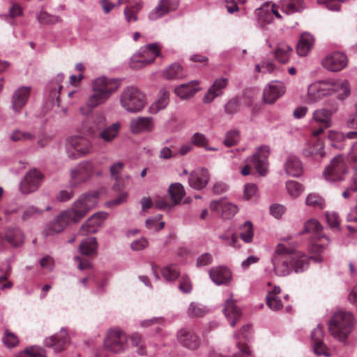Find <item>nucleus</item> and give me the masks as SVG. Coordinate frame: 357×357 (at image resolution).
Masks as SVG:
<instances>
[{
  "instance_id": "obj_1",
  "label": "nucleus",
  "mask_w": 357,
  "mask_h": 357,
  "mask_svg": "<svg viewBox=\"0 0 357 357\" xmlns=\"http://www.w3.org/2000/svg\"><path fill=\"white\" fill-rule=\"evenodd\" d=\"M296 246V243L291 247L284 243L278 245L271 259L275 275L284 277L292 272L302 273L307 269L310 259H313L317 263L323 261V257L320 255L307 257L302 252L295 251Z\"/></svg>"
},
{
  "instance_id": "obj_2",
  "label": "nucleus",
  "mask_w": 357,
  "mask_h": 357,
  "mask_svg": "<svg viewBox=\"0 0 357 357\" xmlns=\"http://www.w3.org/2000/svg\"><path fill=\"white\" fill-rule=\"evenodd\" d=\"M337 93L339 99H344L350 93L347 81L326 80L310 84L307 89L306 101L315 102L325 96Z\"/></svg>"
},
{
  "instance_id": "obj_3",
  "label": "nucleus",
  "mask_w": 357,
  "mask_h": 357,
  "mask_svg": "<svg viewBox=\"0 0 357 357\" xmlns=\"http://www.w3.org/2000/svg\"><path fill=\"white\" fill-rule=\"evenodd\" d=\"M120 85V79L105 76L97 77L92 83L93 93L89 96L86 102V106L93 109L104 104L117 91Z\"/></svg>"
},
{
  "instance_id": "obj_4",
  "label": "nucleus",
  "mask_w": 357,
  "mask_h": 357,
  "mask_svg": "<svg viewBox=\"0 0 357 357\" xmlns=\"http://www.w3.org/2000/svg\"><path fill=\"white\" fill-rule=\"evenodd\" d=\"M354 326V317L349 312H335L328 323L331 335L340 342H344L351 334Z\"/></svg>"
},
{
  "instance_id": "obj_5",
  "label": "nucleus",
  "mask_w": 357,
  "mask_h": 357,
  "mask_svg": "<svg viewBox=\"0 0 357 357\" xmlns=\"http://www.w3.org/2000/svg\"><path fill=\"white\" fill-rule=\"evenodd\" d=\"M145 104V95L137 87L128 86L121 93L120 105L127 112H139L144 107Z\"/></svg>"
},
{
  "instance_id": "obj_6",
  "label": "nucleus",
  "mask_w": 357,
  "mask_h": 357,
  "mask_svg": "<svg viewBox=\"0 0 357 357\" xmlns=\"http://www.w3.org/2000/svg\"><path fill=\"white\" fill-rule=\"evenodd\" d=\"M160 51L161 47L158 43H149L141 47L130 58V67L137 70L151 64L160 56Z\"/></svg>"
},
{
  "instance_id": "obj_7",
  "label": "nucleus",
  "mask_w": 357,
  "mask_h": 357,
  "mask_svg": "<svg viewBox=\"0 0 357 357\" xmlns=\"http://www.w3.org/2000/svg\"><path fill=\"white\" fill-rule=\"evenodd\" d=\"M322 230L323 227L319 221L316 219H310L305 222L304 229L300 233V234H312L314 238V241L310 248L312 252H322L329 244V238L323 233Z\"/></svg>"
},
{
  "instance_id": "obj_8",
  "label": "nucleus",
  "mask_w": 357,
  "mask_h": 357,
  "mask_svg": "<svg viewBox=\"0 0 357 357\" xmlns=\"http://www.w3.org/2000/svg\"><path fill=\"white\" fill-rule=\"evenodd\" d=\"M349 174V167L342 155L335 156L323 172L324 179L328 183H337L344 180Z\"/></svg>"
},
{
  "instance_id": "obj_9",
  "label": "nucleus",
  "mask_w": 357,
  "mask_h": 357,
  "mask_svg": "<svg viewBox=\"0 0 357 357\" xmlns=\"http://www.w3.org/2000/svg\"><path fill=\"white\" fill-rule=\"evenodd\" d=\"M97 204V196L91 194H86L77 199L73 204L70 212L72 221H79L86 214L91 210Z\"/></svg>"
},
{
  "instance_id": "obj_10",
  "label": "nucleus",
  "mask_w": 357,
  "mask_h": 357,
  "mask_svg": "<svg viewBox=\"0 0 357 357\" xmlns=\"http://www.w3.org/2000/svg\"><path fill=\"white\" fill-rule=\"evenodd\" d=\"M66 149L69 158L76 159L91 153L92 146L84 138L75 136L68 139Z\"/></svg>"
},
{
  "instance_id": "obj_11",
  "label": "nucleus",
  "mask_w": 357,
  "mask_h": 357,
  "mask_svg": "<svg viewBox=\"0 0 357 357\" xmlns=\"http://www.w3.org/2000/svg\"><path fill=\"white\" fill-rule=\"evenodd\" d=\"M95 174V165L90 161L79 162L70 170V185L75 187L89 181Z\"/></svg>"
},
{
  "instance_id": "obj_12",
  "label": "nucleus",
  "mask_w": 357,
  "mask_h": 357,
  "mask_svg": "<svg viewBox=\"0 0 357 357\" xmlns=\"http://www.w3.org/2000/svg\"><path fill=\"white\" fill-rule=\"evenodd\" d=\"M128 337L126 333L119 329L110 330L105 340L107 350L115 354L123 352L128 348Z\"/></svg>"
},
{
  "instance_id": "obj_13",
  "label": "nucleus",
  "mask_w": 357,
  "mask_h": 357,
  "mask_svg": "<svg viewBox=\"0 0 357 357\" xmlns=\"http://www.w3.org/2000/svg\"><path fill=\"white\" fill-rule=\"evenodd\" d=\"M24 242V236L22 231L18 227L7 228L3 235L0 234V252L7 249V243L13 248H19Z\"/></svg>"
},
{
  "instance_id": "obj_14",
  "label": "nucleus",
  "mask_w": 357,
  "mask_h": 357,
  "mask_svg": "<svg viewBox=\"0 0 357 357\" xmlns=\"http://www.w3.org/2000/svg\"><path fill=\"white\" fill-rule=\"evenodd\" d=\"M71 220L70 212L63 211L45 225L43 234L48 236L61 233Z\"/></svg>"
},
{
  "instance_id": "obj_15",
  "label": "nucleus",
  "mask_w": 357,
  "mask_h": 357,
  "mask_svg": "<svg viewBox=\"0 0 357 357\" xmlns=\"http://www.w3.org/2000/svg\"><path fill=\"white\" fill-rule=\"evenodd\" d=\"M43 174L38 169L29 171L21 181L20 190L22 193L27 195L36 191L43 181Z\"/></svg>"
},
{
  "instance_id": "obj_16",
  "label": "nucleus",
  "mask_w": 357,
  "mask_h": 357,
  "mask_svg": "<svg viewBox=\"0 0 357 357\" xmlns=\"http://www.w3.org/2000/svg\"><path fill=\"white\" fill-rule=\"evenodd\" d=\"M347 63L348 59L347 56L340 52H334L327 55L321 61L323 67L332 72L342 70L347 66Z\"/></svg>"
},
{
  "instance_id": "obj_17",
  "label": "nucleus",
  "mask_w": 357,
  "mask_h": 357,
  "mask_svg": "<svg viewBox=\"0 0 357 357\" xmlns=\"http://www.w3.org/2000/svg\"><path fill=\"white\" fill-rule=\"evenodd\" d=\"M268 147L266 146H263L258 148L252 156L251 162H252L257 172L262 176H266L268 172Z\"/></svg>"
},
{
  "instance_id": "obj_18",
  "label": "nucleus",
  "mask_w": 357,
  "mask_h": 357,
  "mask_svg": "<svg viewBox=\"0 0 357 357\" xmlns=\"http://www.w3.org/2000/svg\"><path fill=\"white\" fill-rule=\"evenodd\" d=\"M69 343L70 337L65 328H61L59 333L44 340L45 346L52 348L56 353L64 350Z\"/></svg>"
},
{
  "instance_id": "obj_19",
  "label": "nucleus",
  "mask_w": 357,
  "mask_h": 357,
  "mask_svg": "<svg viewBox=\"0 0 357 357\" xmlns=\"http://www.w3.org/2000/svg\"><path fill=\"white\" fill-rule=\"evenodd\" d=\"M285 92L284 84L280 81L271 82L264 90L263 100L265 102L272 104Z\"/></svg>"
},
{
  "instance_id": "obj_20",
  "label": "nucleus",
  "mask_w": 357,
  "mask_h": 357,
  "mask_svg": "<svg viewBox=\"0 0 357 357\" xmlns=\"http://www.w3.org/2000/svg\"><path fill=\"white\" fill-rule=\"evenodd\" d=\"M155 127L153 119L151 116H138L131 119L130 130L133 134L151 132Z\"/></svg>"
},
{
  "instance_id": "obj_21",
  "label": "nucleus",
  "mask_w": 357,
  "mask_h": 357,
  "mask_svg": "<svg viewBox=\"0 0 357 357\" xmlns=\"http://www.w3.org/2000/svg\"><path fill=\"white\" fill-rule=\"evenodd\" d=\"M107 213L100 212L93 214L80 227L78 234L86 236L96 232L98 227L100 226L107 218Z\"/></svg>"
},
{
  "instance_id": "obj_22",
  "label": "nucleus",
  "mask_w": 357,
  "mask_h": 357,
  "mask_svg": "<svg viewBox=\"0 0 357 357\" xmlns=\"http://www.w3.org/2000/svg\"><path fill=\"white\" fill-rule=\"evenodd\" d=\"M30 93L29 86H21L13 92L11 97V108L15 112H21L29 98Z\"/></svg>"
},
{
  "instance_id": "obj_23",
  "label": "nucleus",
  "mask_w": 357,
  "mask_h": 357,
  "mask_svg": "<svg viewBox=\"0 0 357 357\" xmlns=\"http://www.w3.org/2000/svg\"><path fill=\"white\" fill-rule=\"evenodd\" d=\"M210 180L208 171L204 168H200L192 171L189 176L188 183L195 190L204 188Z\"/></svg>"
},
{
  "instance_id": "obj_24",
  "label": "nucleus",
  "mask_w": 357,
  "mask_h": 357,
  "mask_svg": "<svg viewBox=\"0 0 357 357\" xmlns=\"http://www.w3.org/2000/svg\"><path fill=\"white\" fill-rule=\"evenodd\" d=\"M179 2L180 0H160L158 5L149 14V19L155 20L169 12L176 10L179 6Z\"/></svg>"
},
{
  "instance_id": "obj_25",
  "label": "nucleus",
  "mask_w": 357,
  "mask_h": 357,
  "mask_svg": "<svg viewBox=\"0 0 357 357\" xmlns=\"http://www.w3.org/2000/svg\"><path fill=\"white\" fill-rule=\"evenodd\" d=\"M211 280L217 285H227L232 280V273L226 266H217L209 271Z\"/></svg>"
},
{
  "instance_id": "obj_26",
  "label": "nucleus",
  "mask_w": 357,
  "mask_h": 357,
  "mask_svg": "<svg viewBox=\"0 0 357 357\" xmlns=\"http://www.w3.org/2000/svg\"><path fill=\"white\" fill-rule=\"evenodd\" d=\"M199 81L193 80L180 84L175 87L174 93L181 100H188L201 90V88L199 87Z\"/></svg>"
},
{
  "instance_id": "obj_27",
  "label": "nucleus",
  "mask_w": 357,
  "mask_h": 357,
  "mask_svg": "<svg viewBox=\"0 0 357 357\" xmlns=\"http://www.w3.org/2000/svg\"><path fill=\"white\" fill-rule=\"evenodd\" d=\"M178 342L185 347L196 349L199 346V339L192 331L187 329H181L177 334Z\"/></svg>"
},
{
  "instance_id": "obj_28",
  "label": "nucleus",
  "mask_w": 357,
  "mask_h": 357,
  "mask_svg": "<svg viewBox=\"0 0 357 357\" xmlns=\"http://www.w3.org/2000/svg\"><path fill=\"white\" fill-rule=\"evenodd\" d=\"M120 128L121 123L115 122L107 127H104L94 137L102 139L104 142L111 143L118 136Z\"/></svg>"
},
{
  "instance_id": "obj_29",
  "label": "nucleus",
  "mask_w": 357,
  "mask_h": 357,
  "mask_svg": "<svg viewBox=\"0 0 357 357\" xmlns=\"http://www.w3.org/2000/svg\"><path fill=\"white\" fill-rule=\"evenodd\" d=\"M223 312L232 327L235 326L236 322L241 316V309L236 305L234 301L231 299L226 301Z\"/></svg>"
},
{
  "instance_id": "obj_30",
  "label": "nucleus",
  "mask_w": 357,
  "mask_h": 357,
  "mask_svg": "<svg viewBox=\"0 0 357 357\" xmlns=\"http://www.w3.org/2000/svg\"><path fill=\"white\" fill-rule=\"evenodd\" d=\"M169 102V92L163 88L159 91L158 98L149 107V112L152 114H156L160 111L165 109Z\"/></svg>"
},
{
  "instance_id": "obj_31",
  "label": "nucleus",
  "mask_w": 357,
  "mask_h": 357,
  "mask_svg": "<svg viewBox=\"0 0 357 357\" xmlns=\"http://www.w3.org/2000/svg\"><path fill=\"white\" fill-rule=\"evenodd\" d=\"M314 43L313 36L309 33H303L301 35L300 39L296 45V52L300 56H306Z\"/></svg>"
},
{
  "instance_id": "obj_32",
  "label": "nucleus",
  "mask_w": 357,
  "mask_h": 357,
  "mask_svg": "<svg viewBox=\"0 0 357 357\" xmlns=\"http://www.w3.org/2000/svg\"><path fill=\"white\" fill-rule=\"evenodd\" d=\"M286 173L291 176L298 177L303 173V166L301 160L296 156H289L284 164Z\"/></svg>"
},
{
  "instance_id": "obj_33",
  "label": "nucleus",
  "mask_w": 357,
  "mask_h": 357,
  "mask_svg": "<svg viewBox=\"0 0 357 357\" xmlns=\"http://www.w3.org/2000/svg\"><path fill=\"white\" fill-rule=\"evenodd\" d=\"M293 53V48L285 42L278 43L274 54L276 60L282 63H287Z\"/></svg>"
},
{
  "instance_id": "obj_34",
  "label": "nucleus",
  "mask_w": 357,
  "mask_h": 357,
  "mask_svg": "<svg viewBox=\"0 0 357 357\" xmlns=\"http://www.w3.org/2000/svg\"><path fill=\"white\" fill-rule=\"evenodd\" d=\"M167 79H181L185 77L182 66L178 63L169 65L162 73Z\"/></svg>"
},
{
  "instance_id": "obj_35",
  "label": "nucleus",
  "mask_w": 357,
  "mask_h": 357,
  "mask_svg": "<svg viewBox=\"0 0 357 357\" xmlns=\"http://www.w3.org/2000/svg\"><path fill=\"white\" fill-rule=\"evenodd\" d=\"M98 243L95 237H89L82 241L79 246L81 254L90 256L96 253Z\"/></svg>"
},
{
  "instance_id": "obj_36",
  "label": "nucleus",
  "mask_w": 357,
  "mask_h": 357,
  "mask_svg": "<svg viewBox=\"0 0 357 357\" xmlns=\"http://www.w3.org/2000/svg\"><path fill=\"white\" fill-rule=\"evenodd\" d=\"M168 192L173 202V205L180 204L185 195V189L180 183H172L169 187Z\"/></svg>"
},
{
  "instance_id": "obj_37",
  "label": "nucleus",
  "mask_w": 357,
  "mask_h": 357,
  "mask_svg": "<svg viewBox=\"0 0 357 357\" xmlns=\"http://www.w3.org/2000/svg\"><path fill=\"white\" fill-rule=\"evenodd\" d=\"M331 115L332 113L328 109H317L313 113L312 120L325 128H328L331 125Z\"/></svg>"
},
{
  "instance_id": "obj_38",
  "label": "nucleus",
  "mask_w": 357,
  "mask_h": 357,
  "mask_svg": "<svg viewBox=\"0 0 357 357\" xmlns=\"http://www.w3.org/2000/svg\"><path fill=\"white\" fill-rule=\"evenodd\" d=\"M282 10L287 15L300 12L304 8L303 0H281Z\"/></svg>"
},
{
  "instance_id": "obj_39",
  "label": "nucleus",
  "mask_w": 357,
  "mask_h": 357,
  "mask_svg": "<svg viewBox=\"0 0 357 357\" xmlns=\"http://www.w3.org/2000/svg\"><path fill=\"white\" fill-rule=\"evenodd\" d=\"M303 154L306 157H313L316 160L321 159L325 155L324 146L318 141L314 142L312 145L309 144L308 148L303 150Z\"/></svg>"
},
{
  "instance_id": "obj_40",
  "label": "nucleus",
  "mask_w": 357,
  "mask_h": 357,
  "mask_svg": "<svg viewBox=\"0 0 357 357\" xmlns=\"http://www.w3.org/2000/svg\"><path fill=\"white\" fill-rule=\"evenodd\" d=\"M239 237L246 243H250L253 240L254 229L252 223L248 220L239 226Z\"/></svg>"
},
{
  "instance_id": "obj_41",
  "label": "nucleus",
  "mask_w": 357,
  "mask_h": 357,
  "mask_svg": "<svg viewBox=\"0 0 357 357\" xmlns=\"http://www.w3.org/2000/svg\"><path fill=\"white\" fill-rule=\"evenodd\" d=\"M36 18L38 22L43 25H52L62 21L59 16L49 14L46 11H40L37 14Z\"/></svg>"
},
{
  "instance_id": "obj_42",
  "label": "nucleus",
  "mask_w": 357,
  "mask_h": 357,
  "mask_svg": "<svg viewBox=\"0 0 357 357\" xmlns=\"http://www.w3.org/2000/svg\"><path fill=\"white\" fill-rule=\"evenodd\" d=\"M257 17L258 21L261 25L270 24L273 20L272 12L270 10L268 5L264 6L257 10Z\"/></svg>"
},
{
  "instance_id": "obj_43",
  "label": "nucleus",
  "mask_w": 357,
  "mask_h": 357,
  "mask_svg": "<svg viewBox=\"0 0 357 357\" xmlns=\"http://www.w3.org/2000/svg\"><path fill=\"white\" fill-rule=\"evenodd\" d=\"M106 126V119L102 114H98L94 118L91 126L89 128V134L91 137H95L96 134Z\"/></svg>"
},
{
  "instance_id": "obj_44",
  "label": "nucleus",
  "mask_w": 357,
  "mask_h": 357,
  "mask_svg": "<svg viewBox=\"0 0 357 357\" xmlns=\"http://www.w3.org/2000/svg\"><path fill=\"white\" fill-rule=\"evenodd\" d=\"M35 135L30 132L15 130L10 135V139L13 142H26L32 141L35 139Z\"/></svg>"
},
{
  "instance_id": "obj_45",
  "label": "nucleus",
  "mask_w": 357,
  "mask_h": 357,
  "mask_svg": "<svg viewBox=\"0 0 357 357\" xmlns=\"http://www.w3.org/2000/svg\"><path fill=\"white\" fill-rule=\"evenodd\" d=\"M286 189L292 198L298 197L303 192V186L297 181H288L286 182Z\"/></svg>"
},
{
  "instance_id": "obj_46",
  "label": "nucleus",
  "mask_w": 357,
  "mask_h": 357,
  "mask_svg": "<svg viewBox=\"0 0 357 357\" xmlns=\"http://www.w3.org/2000/svg\"><path fill=\"white\" fill-rule=\"evenodd\" d=\"M207 312L206 307L202 304L192 302L188 310V314L190 317H199L204 316Z\"/></svg>"
},
{
  "instance_id": "obj_47",
  "label": "nucleus",
  "mask_w": 357,
  "mask_h": 357,
  "mask_svg": "<svg viewBox=\"0 0 357 357\" xmlns=\"http://www.w3.org/2000/svg\"><path fill=\"white\" fill-rule=\"evenodd\" d=\"M130 341L132 345L137 348V352L139 355L142 356L146 354L144 342L142 335L138 333H133L130 335Z\"/></svg>"
},
{
  "instance_id": "obj_48",
  "label": "nucleus",
  "mask_w": 357,
  "mask_h": 357,
  "mask_svg": "<svg viewBox=\"0 0 357 357\" xmlns=\"http://www.w3.org/2000/svg\"><path fill=\"white\" fill-rule=\"evenodd\" d=\"M238 212V207L230 202H224L221 204V216L225 219L231 218Z\"/></svg>"
},
{
  "instance_id": "obj_49",
  "label": "nucleus",
  "mask_w": 357,
  "mask_h": 357,
  "mask_svg": "<svg viewBox=\"0 0 357 357\" xmlns=\"http://www.w3.org/2000/svg\"><path fill=\"white\" fill-rule=\"evenodd\" d=\"M266 303L268 307L273 311H278L283 307V304L280 297L273 294H267L266 296Z\"/></svg>"
},
{
  "instance_id": "obj_50",
  "label": "nucleus",
  "mask_w": 357,
  "mask_h": 357,
  "mask_svg": "<svg viewBox=\"0 0 357 357\" xmlns=\"http://www.w3.org/2000/svg\"><path fill=\"white\" fill-rule=\"evenodd\" d=\"M305 203L307 206L322 209L325 206L324 199L319 195L312 193L306 197Z\"/></svg>"
},
{
  "instance_id": "obj_51",
  "label": "nucleus",
  "mask_w": 357,
  "mask_h": 357,
  "mask_svg": "<svg viewBox=\"0 0 357 357\" xmlns=\"http://www.w3.org/2000/svg\"><path fill=\"white\" fill-rule=\"evenodd\" d=\"M161 273L167 281H173L179 275V271L176 266H167L164 267Z\"/></svg>"
},
{
  "instance_id": "obj_52",
  "label": "nucleus",
  "mask_w": 357,
  "mask_h": 357,
  "mask_svg": "<svg viewBox=\"0 0 357 357\" xmlns=\"http://www.w3.org/2000/svg\"><path fill=\"white\" fill-rule=\"evenodd\" d=\"M43 213V210L40 209L33 205H30L23 211L22 214V219L23 220H27L31 218H36L38 216L42 215Z\"/></svg>"
},
{
  "instance_id": "obj_53",
  "label": "nucleus",
  "mask_w": 357,
  "mask_h": 357,
  "mask_svg": "<svg viewBox=\"0 0 357 357\" xmlns=\"http://www.w3.org/2000/svg\"><path fill=\"white\" fill-rule=\"evenodd\" d=\"M190 143L192 146L205 148L206 144H208V139L206 135L201 132H195L190 137Z\"/></svg>"
},
{
  "instance_id": "obj_54",
  "label": "nucleus",
  "mask_w": 357,
  "mask_h": 357,
  "mask_svg": "<svg viewBox=\"0 0 357 357\" xmlns=\"http://www.w3.org/2000/svg\"><path fill=\"white\" fill-rule=\"evenodd\" d=\"M239 141V132L237 130H231L228 131L225 135V138L223 141L224 144L230 147L236 145Z\"/></svg>"
},
{
  "instance_id": "obj_55",
  "label": "nucleus",
  "mask_w": 357,
  "mask_h": 357,
  "mask_svg": "<svg viewBox=\"0 0 357 357\" xmlns=\"http://www.w3.org/2000/svg\"><path fill=\"white\" fill-rule=\"evenodd\" d=\"M3 344L8 348L15 347L18 344V338L13 333L6 330L2 338Z\"/></svg>"
},
{
  "instance_id": "obj_56",
  "label": "nucleus",
  "mask_w": 357,
  "mask_h": 357,
  "mask_svg": "<svg viewBox=\"0 0 357 357\" xmlns=\"http://www.w3.org/2000/svg\"><path fill=\"white\" fill-rule=\"evenodd\" d=\"M24 355H29L31 357H46L45 351L40 347L32 346L25 349L24 353L20 354V357Z\"/></svg>"
},
{
  "instance_id": "obj_57",
  "label": "nucleus",
  "mask_w": 357,
  "mask_h": 357,
  "mask_svg": "<svg viewBox=\"0 0 357 357\" xmlns=\"http://www.w3.org/2000/svg\"><path fill=\"white\" fill-rule=\"evenodd\" d=\"M311 338L313 345L324 342V331L322 325L321 324H319L312 331Z\"/></svg>"
},
{
  "instance_id": "obj_58",
  "label": "nucleus",
  "mask_w": 357,
  "mask_h": 357,
  "mask_svg": "<svg viewBox=\"0 0 357 357\" xmlns=\"http://www.w3.org/2000/svg\"><path fill=\"white\" fill-rule=\"evenodd\" d=\"M239 110V100L238 98H233L225 105V112L227 114H234Z\"/></svg>"
},
{
  "instance_id": "obj_59",
  "label": "nucleus",
  "mask_w": 357,
  "mask_h": 357,
  "mask_svg": "<svg viewBox=\"0 0 357 357\" xmlns=\"http://www.w3.org/2000/svg\"><path fill=\"white\" fill-rule=\"evenodd\" d=\"M344 0H317L319 5H324L329 10L339 11L341 8L340 2Z\"/></svg>"
},
{
  "instance_id": "obj_60",
  "label": "nucleus",
  "mask_w": 357,
  "mask_h": 357,
  "mask_svg": "<svg viewBox=\"0 0 357 357\" xmlns=\"http://www.w3.org/2000/svg\"><path fill=\"white\" fill-rule=\"evenodd\" d=\"M165 322V319L162 317H153L149 319H146L141 321L139 324L140 327L142 328H148L151 326L155 325H163Z\"/></svg>"
},
{
  "instance_id": "obj_61",
  "label": "nucleus",
  "mask_w": 357,
  "mask_h": 357,
  "mask_svg": "<svg viewBox=\"0 0 357 357\" xmlns=\"http://www.w3.org/2000/svg\"><path fill=\"white\" fill-rule=\"evenodd\" d=\"M237 347L239 351L232 357H253L252 351L248 344L238 342L237 343Z\"/></svg>"
},
{
  "instance_id": "obj_62",
  "label": "nucleus",
  "mask_w": 357,
  "mask_h": 357,
  "mask_svg": "<svg viewBox=\"0 0 357 357\" xmlns=\"http://www.w3.org/2000/svg\"><path fill=\"white\" fill-rule=\"evenodd\" d=\"M351 184L342 192L344 198H348L351 192L357 191V167H354V174L352 176Z\"/></svg>"
},
{
  "instance_id": "obj_63",
  "label": "nucleus",
  "mask_w": 357,
  "mask_h": 357,
  "mask_svg": "<svg viewBox=\"0 0 357 357\" xmlns=\"http://www.w3.org/2000/svg\"><path fill=\"white\" fill-rule=\"evenodd\" d=\"M123 168L124 164L122 162L113 163L109 168L111 178L112 179H117V178L121 177L120 174Z\"/></svg>"
},
{
  "instance_id": "obj_64",
  "label": "nucleus",
  "mask_w": 357,
  "mask_h": 357,
  "mask_svg": "<svg viewBox=\"0 0 357 357\" xmlns=\"http://www.w3.org/2000/svg\"><path fill=\"white\" fill-rule=\"evenodd\" d=\"M258 188L254 183H247L245 185L244 197L246 199H250L257 195Z\"/></svg>"
}]
</instances>
